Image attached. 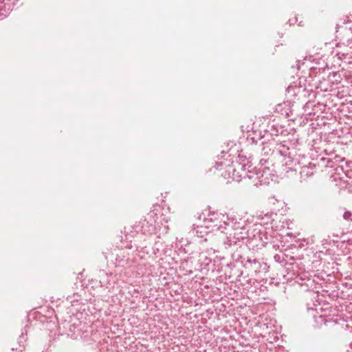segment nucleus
<instances>
[{"label":"nucleus","mask_w":352,"mask_h":352,"mask_svg":"<svg viewBox=\"0 0 352 352\" xmlns=\"http://www.w3.org/2000/svg\"><path fill=\"white\" fill-rule=\"evenodd\" d=\"M224 230H222V233L226 234L230 243H236L241 239L248 236V232L244 226H242L239 223H233L230 219L226 226L224 227Z\"/></svg>","instance_id":"f257e3e1"},{"label":"nucleus","mask_w":352,"mask_h":352,"mask_svg":"<svg viewBox=\"0 0 352 352\" xmlns=\"http://www.w3.org/2000/svg\"><path fill=\"white\" fill-rule=\"evenodd\" d=\"M228 221V216L221 213H216L207 218L205 220V224L206 227L210 228L212 231L219 230L222 232V230H225L224 227L226 226Z\"/></svg>","instance_id":"f03ea898"},{"label":"nucleus","mask_w":352,"mask_h":352,"mask_svg":"<svg viewBox=\"0 0 352 352\" xmlns=\"http://www.w3.org/2000/svg\"><path fill=\"white\" fill-rule=\"evenodd\" d=\"M352 217V214L349 211H346L343 214V218L346 220H351Z\"/></svg>","instance_id":"7ed1b4c3"},{"label":"nucleus","mask_w":352,"mask_h":352,"mask_svg":"<svg viewBox=\"0 0 352 352\" xmlns=\"http://www.w3.org/2000/svg\"><path fill=\"white\" fill-rule=\"evenodd\" d=\"M265 217H267L268 219H270L271 215H270V214H266V215H265Z\"/></svg>","instance_id":"20e7f679"}]
</instances>
